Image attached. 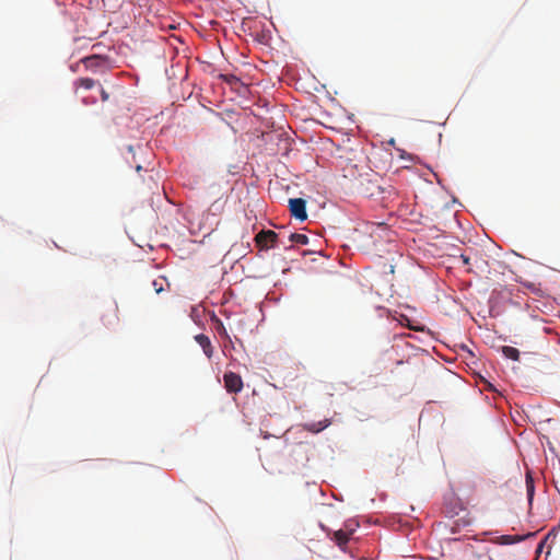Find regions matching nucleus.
Here are the masks:
<instances>
[{
	"mask_svg": "<svg viewBox=\"0 0 560 560\" xmlns=\"http://www.w3.org/2000/svg\"><path fill=\"white\" fill-rule=\"evenodd\" d=\"M278 234L272 230H261L255 236L256 246L259 249H268L277 245Z\"/></svg>",
	"mask_w": 560,
	"mask_h": 560,
	"instance_id": "nucleus-1",
	"label": "nucleus"
},
{
	"mask_svg": "<svg viewBox=\"0 0 560 560\" xmlns=\"http://www.w3.org/2000/svg\"><path fill=\"white\" fill-rule=\"evenodd\" d=\"M224 387L228 393L238 394L243 389V380L241 375L234 372H226L223 376Z\"/></svg>",
	"mask_w": 560,
	"mask_h": 560,
	"instance_id": "nucleus-2",
	"label": "nucleus"
},
{
	"mask_svg": "<svg viewBox=\"0 0 560 560\" xmlns=\"http://www.w3.org/2000/svg\"><path fill=\"white\" fill-rule=\"evenodd\" d=\"M289 208L291 211V214L301 220L304 221L307 218L306 213V201L302 198H292L289 200Z\"/></svg>",
	"mask_w": 560,
	"mask_h": 560,
	"instance_id": "nucleus-3",
	"label": "nucleus"
},
{
	"mask_svg": "<svg viewBox=\"0 0 560 560\" xmlns=\"http://www.w3.org/2000/svg\"><path fill=\"white\" fill-rule=\"evenodd\" d=\"M353 532V528H349L348 525H346V529H339L334 533V540L340 548H343L348 544L350 535Z\"/></svg>",
	"mask_w": 560,
	"mask_h": 560,
	"instance_id": "nucleus-4",
	"label": "nucleus"
},
{
	"mask_svg": "<svg viewBox=\"0 0 560 560\" xmlns=\"http://www.w3.org/2000/svg\"><path fill=\"white\" fill-rule=\"evenodd\" d=\"M106 58L100 55H92L81 59V62L85 66L86 69H95L102 65H104Z\"/></svg>",
	"mask_w": 560,
	"mask_h": 560,
	"instance_id": "nucleus-5",
	"label": "nucleus"
},
{
	"mask_svg": "<svg viewBox=\"0 0 560 560\" xmlns=\"http://www.w3.org/2000/svg\"><path fill=\"white\" fill-rule=\"evenodd\" d=\"M195 340L202 348L205 354L210 359L213 354V348L209 337H207L203 334H200L195 337Z\"/></svg>",
	"mask_w": 560,
	"mask_h": 560,
	"instance_id": "nucleus-6",
	"label": "nucleus"
},
{
	"mask_svg": "<svg viewBox=\"0 0 560 560\" xmlns=\"http://www.w3.org/2000/svg\"><path fill=\"white\" fill-rule=\"evenodd\" d=\"M329 424H330V420L324 419L318 422L305 423V424H303V428L308 432L318 433V432L323 431L324 429H326Z\"/></svg>",
	"mask_w": 560,
	"mask_h": 560,
	"instance_id": "nucleus-7",
	"label": "nucleus"
},
{
	"mask_svg": "<svg viewBox=\"0 0 560 560\" xmlns=\"http://www.w3.org/2000/svg\"><path fill=\"white\" fill-rule=\"evenodd\" d=\"M103 320H104V324L106 326H114V325L118 324L119 317H118V306H117V304H114L110 307V316L109 317H105L104 316Z\"/></svg>",
	"mask_w": 560,
	"mask_h": 560,
	"instance_id": "nucleus-8",
	"label": "nucleus"
},
{
	"mask_svg": "<svg viewBox=\"0 0 560 560\" xmlns=\"http://www.w3.org/2000/svg\"><path fill=\"white\" fill-rule=\"evenodd\" d=\"M524 538V536L520 535H502L498 538V541L502 545H512L522 541Z\"/></svg>",
	"mask_w": 560,
	"mask_h": 560,
	"instance_id": "nucleus-9",
	"label": "nucleus"
},
{
	"mask_svg": "<svg viewBox=\"0 0 560 560\" xmlns=\"http://www.w3.org/2000/svg\"><path fill=\"white\" fill-rule=\"evenodd\" d=\"M502 353L505 358L511 359L513 361L520 360V351L514 347L504 346L502 348Z\"/></svg>",
	"mask_w": 560,
	"mask_h": 560,
	"instance_id": "nucleus-10",
	"label": "nucleus"
},
{
	"mask_svg": "<svg viewBox=\"0 0 560 560\" xmlns=\"http://www.w3.org/2000/svg\"><path fill=\"white\" fill-rule=\"evenodd\" d=\"M165 284L170 287L165 277H159L152 281V287L158 294L165 290Z\"/></svg>",
	"mask_w": 560,
	"mask_h": 560,
	"instance_id": "nucleus-11",
	"label": "nucleus"
},
{
	"mask_svg": "<svg viewBox=\"0 0 560 560\" xmlns=\"http://www.w3.org/2000/svg\"><path fill=\"white\" fill-rule=\"evenodd\" d=\"M75 86L83 88L85 90H91L95 86V81L90 78H81L75 81Z\"/></svg>",
	"mask_w": 560,
	"mask_h": 560,
	"instance_id": "nucleus-12",
	"label": "nucleus"
},
{
	"mask_svg": "<svg viewBox=\"0 0 560 560\" xmlns=\"http://www.w3.org/2000/svg\"><path fill=\"white\" fill-rule=\"evenodd\" d=\"M289 240L292 242V243H296V244H300V245H306L308 243V237L307 235L305 234H300V233H292L290 236H289Z\"/></svg>",
	"mask_w": 560,
	"mask_h": 560,
	"instance_id": "nucleus-13",
	"label": "nucleus"
},
{
	"mask_svg": "<svg viewBox=\"0 0 560 560\" xmlns=\"http://www.w3.org/2000/svg\"><path fill=\"white\" fill-rule=\"evenodd\" d=\"M526 488L529 500H532L534 495V481L529 472L526 475Z\"/></svg>",
	"mask_w": 560,
	"mask_h": 560,
	"instance_id": "nucleus-14",
	"label": "nucleus"
},
{
	"mask_svg": "<svg viewBox=\"0 0 560 560\" xmlns=\"http://www.w3.org/2000/svg\"><path fill=\"white\" fill-rule=\"evenodd\" d=\"M108 97H109L108 93L105 90H102L101 91V98H102V101L105 102V101L108 100Z\"/></svg>",
	"mask_w": 560,
	"mask_h": 560,
	"instance_id": "nucleus-15",
	"label": "nucleus"
},
{
	"mask_svg": "<svg viewBox=\"0 0 560 560\" xmlns=\"http://www.w3.org/2000/svg\"><path fill=\"white\" fill-rule=\"evenodd\" d=\"M460 259L463 260L464 265H469V257H467L465 255H460Z\"/></svg>",
	"mask_w": 560,
	"mask_h": 560,
	"instance_id": "nucleus-16",
	"label": "nucleus"
},
{
	"mask_svg": "<svg viewBox=\"0 0 560 560\" xmlns=\"http://www.w3.org/2000/svg\"><path fill=\"white\" fill-rule=\"evenodd\" d=\"M129 1H130L131 3H133V2H135V0H129Z\"/></svg>",
	"mask_w": 560,
	"mask_h": 560,
	"instance_id": "nucleus-17",
	"label": "nucleus"
}]
</instances>
